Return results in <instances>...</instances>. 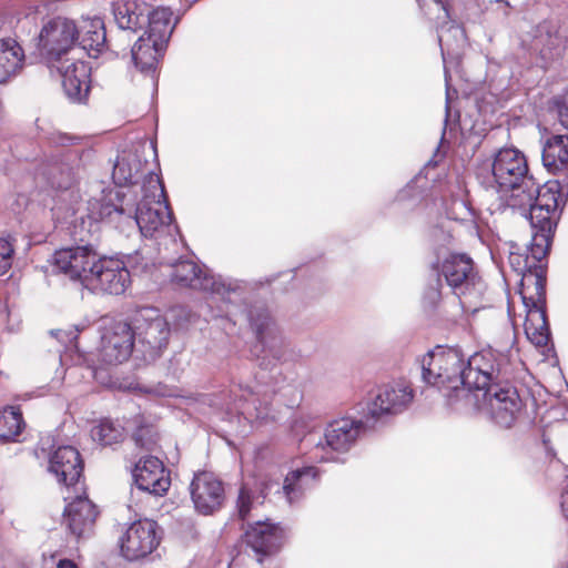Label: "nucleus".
Instances as JSON below:
<instances>
[{"label": "nucleus", "instance_id": "2f4dec72", "mask_svg": "<svg viewBox=\"0 0 568 568\" xmlns=\"http://www.w3.org/2000/svg\"><path fill=\"white\" fill-rule=\"evenodd\" d=\"M24 58V50L16 39H0V83L8 82L22 70Z\"/></svg>", "mask_w": 568, "mask_h": 568}, {"label": "nucleus", "instance_id": "a19ab883", "mask_svg": "<svg viewBox=\"0 0 568 568\" xmlns=\"http://www.w3.org/2000/svg\"><path fill=\"white\" fill-rule=\"evenodd\" d=\"M557 112L560 124L568 129V94L564 99L557 102Z\"/></svg>", "mask_w": 568, "mask_h": 568}, {"label": "nucleus", "instance_id": "20e7f679", "mask_svg": "<svg viewBox=\"0 0 568 568\" xmlns=\"http://www.w3.org/2000/svg\"><path fill=\"white\" fill-rule=\"evenodd\" d=\"M528 204L509 206L529 220L532 236L530 251L535 258L546 257L560 212L568 199V187L562 179L548 181L542 186L536 181Z\"/></svg>", "mask_w": 568, "mask_h": 568}, {"label": "nucleus", "instance_id": "72a5a7b5", "mask_svg": "<svg viewBox=\"0 0 568 568\" xmlns=\"http://www.w3.org/2000/svg\"><path fill=\"white\" fill-rule=\"evenodd\" d=\"M125 428L118 422L109 418L102 419L91 429V437L102 446H111L124 439Z\"/></svg>", "mask_w": 568, "mask_h": 568}, {"label": "nucleus", "instance_id": "423d86ee", "mask_svg": "<svg viewBox=\"0 0 568 568\" xmlns=\"http://www.w3.org/2000/svg\"><path fill=\"white\" fill-rule=\"evenodd\" d=\"M173 11L159 7L149 11L145 30L131 49L132 60L144 74L153 75L180 18L172 22Z\"/></svg>", "mask_w": 568, "mask_h": 568}, {"label": "nucleus", "instance_id": "f03ea898", "mask_svg": "<svg viewBox=\"0 0 568 568\" xmlns=\"http://www.w3.org/2000/svg\"><path fill=\"white\" fill-rule=\"evenodd\" d=\"M97 190L100 196H90L85 207L78 202L70 207L74 216L72 222L80 221L82 227L88 222L89 231L98 227L99 221L105 220L123 233L138 229L144 237H154L172 222L164 185L154 172H149L142 182L143 196L140 201L132 187H104L103 183H99Z\"/></svg>", "mask_w": 568, "mask_h": 568}, {"label": "nucleus", "instance_id": "cd10ccee", "mask_svg": "<svg viewBox=\"0 0 568 568\" xmlns=\"http://www.w3.org/2000/svg\"><path fill=\"white\" fill-rule=\"evenodd\" d=\"M430 180L422 171L415 175L395 197V204L402 212H415L427 209L434 203Z\"/></svg>", "mask_w": 568, "mask_h": 568}, {"label": "nucleus", "instance_id": "6ab92c4d", "mask_svg": "<svg viewBox=\"0 0 568 568\" xmlns=\"http://www.w3.org/2000/svg\"><path fill=\"white\" fill-rule=\"evenodd\" d=\"M527 308L525 333L536 346H546L550 339V328L546 313V291L540 281H537L536 294L525 295L523 298Z\"/></svg>", "mask_w": 568, "mask_h": 568}, {"label": "nucleus", "instance_id": "a878e982", "mask_svg": "<svg viewBox=\"0 0 568 568\" xmlns=\"http://www.w3.org/2000/svg\"><path fill=\"white\" fill-rule=\"evenodd\" d=\"M531 243L527 246L525 253H519L514 250L509 254V264L515 272L521 275V290L520 294L524 298L525 295L536 294L537 280L540 281L542 288L546 291V270L540 264L545 257L535 258L530 251ZM515 248V246H511Z\"/></svg>", "mask_w": 568, "mask_h": 568}, {"label": "nucleus", "instance_id": "ea45409f", "mask_svg": "<svg viewBox=\"0 0 568 568\" xmlns=\"http://www.w3.org/2000/svg\"><path fill=\"white\" fill-rule=\"evenodd\" d=\"M126 264V268H132L134 271H145L148 267V263L144 262V258L142 257L141 253L139 251H135L134 254L126 255L125 261H123Z\"/></svg>", "mask_w": 568, "mask_h": 568}, {"label": "nucleus", "instance_id": "2eb2a0df", "mask_svg": "<svg viewBox=\"0 0 568 568\" xmlns=\"http://www.w3.org/2000/svg\"><path fill=\"white\" fill-rule=\"evenodd\" d=\"M158 524L150 519L132 523L121 536L120 552L129 561L141 560L151 555L160 544Z\"/></svg>", "mask_w": 568, "mask_h": 568}, {"label": "nucleus", "instance_id": "37998d69", "mask_svg": "<svg viewBox=\"0 0 568 568\" xmlns=\"http://www.w3.org/2000/svg\"><path fill=\"white\" fill-rule=\"evenodd\" d=\"M560 508L564 517L568 519V484L566 489L561 493L560 496Z\"/></svg>", "mask_w": 568, "mask_h": 568}, {"label": "nucleus", "instance_id": "4be33fe9", "mask_svg": "<svg viewBox=\"0 0 568 568\" xmlns=\"http://www.w3.org/2000/svg\"><path fill=\"white\" fill-rule=\"evenodd\" d=\"M132 477L138 489L154 496H162L171 485L163 463L154 456L141 458L135 464Z\"/></svg>", "mask_w": 568, "mask_h": 568}, {"label": "nucleus", "instance_id": "1a4fd4ad", "mask_svg": "<svg viewBox=\"0 0 568 568\" xmlns=\"http://www.w3.org/2000/svg\"><path fill=\"white\" fill-rule=\"evenodd\" d=\"M468 408L478 410L499 427L509 428L520 413L523 402L517 388L505 378L484 393H477Z\"/></svg>", "mask_w": 568, "mask_h": 568}, {"label": "nucleus", "instance_id": "9d476101", "mask_svg": "<svg viewBox=\"0 0 568 568\" xmlns=\"http://www.w3.org/2000/svg\"><path fill=\"white\" fill-rule=\"evenodd\" d=\"M34 21V16H27L19 21V28L34 27L36 47L49 61L60 62L64 60L62 58L64 54L74 50L78 29L72 20L63 17L52 18L43 23L39 32Z\"/></svg>", "mask_w": 568, "mask_h": 568}, {"label": "nucleus", "instance_id": "a211bd4d", "mask_svg": "<svg viewBox=\"0 0 568 568\" xmlns=\"http://www.w3.org/2000/svg\"><path fill=\"white\" fill-rule=\"evenodd\" d=\"M131 321H118L105 327L101 336L100 355L104 363L110 365L128 361L135 343Z\"/></svg>", "mask_w": 568, "mask_h": 568}, {"label": "nucleus", "instance_id": "4468645a", "mask_svg": "<svg viewBox=\"0 0 568 568\" xmlns=\"http://www.w3.org/2000/svg\"><path fill=\"white\" fill-rule=\"evenodd\" d=\"M99 256L91 243L62 247L52 256V268L85 287Z\"/></svg>", "mask_w": 568, "mask_h": 568}, {"label": "nucleus", "instance_id": "7ed1b4c3", "mask_svg": "<svg viewBox=\"0 0 568 568\" xmlns=\"http://www.w3.org/2000/svg\"><path fill=\"white\" fill-rule=\"evenodd\" d=\"M505 359L493 351H480L466 357L459 347L437 345L420 361L423 381L436 387L455 409H468L477 393H484L506 376Z\"/></svg>", "mask_w": 568, "mask_h": 568}, {"label": "nucleus", "instance_id": "49530a36", "mask_svg": "<svg viewBox=\"0 0 568 568\" xmlns=\"http://www.w3.org/2000/svg\"><path fill=\"white\" fill-rule=\"evenodd\" d=\"M495 2L504 4L503 14H504V17H508L509 9H510L509 2L507 0H495Z\"/></svg>", "mask_w": 568, "mask_h": 568}, {"label": "nucleus", "instance_id": "6e6552de", "mask_svg": "<svg viewBox=\"0 0 568 568\" xmlns=\"http://www.w3.org/2000/svg\"><path fill=\"white\" fill-rule=\"evenodd\" d=\"M436 273V285H429L425 292V300L429 305H436L442 297L443 282L449 287L452 294L458 300L470 294L476 288L477 274L474 271V262L466 254L449 253L445 257H437L432 265Z\"/></svg>", "mask_w": 568, "mask_h": 568}, {"label": "nucleus", "instance_id": "f704fd0d", "mask_svg": "<svg viewBox=\"0 0 568 568\" xmlns=\"http://www.w3.org/2000/svg\"><path fill=\"white\" fill-rule=\"evenodd\" d=\"M24 426L21 410L18 407H8L0 410V440L10 442L21 433Z\"/></svg>", "mask_w": 568, "mask_h": 568}, {"label": "nucleus", "instance_id": "f8f14e48", "mask_svg": "<svg viewBox=\"0 0 568 568\" xmlns=\"http://www.w3.org/2000/svg\"><path fill=\"white\" fill-rule=\"evenodd\" d=\"M131 324L145 356L155 358L168 346L171 329L159 308L145 306L136 310Z\"/></svg>", "mask_w": 568, "mask_h": 568}, {"label": "nucleus", "instance_id": "ddd939ff", "mask_svg": "<svg viewBox=\"0 0 568 568\" xmlns=\"http://www.w3.org/2000/svg\"><path fill=\"white\" fill-rule=\"evenodd\" d=\"M83 171L82 154L79 150H65L52 155L39 169L38 175L58 191L69 192L74 197L73 187L79 183Z\"/></svg>", "mask_w": 568, "mask_h": 568}, {"label": "nucleus", "instance_id": "7c9ffc66", "mask_svg": "<svg viewBox=\"0 0 568 568\" xmlns=\"http://www.w3.org/2000/svg\"><path fill=\"white\" fill-rule=\"evenodd\" d=\"M80 49L84 50L89 57L98 58L108 47L106 31L104 21L100 17H94L83 21L80 31L75 36Z\"/></svg>", "mask_w": 568, "mask_h": 568}, {"label": "nucleus", "instance_id": "79ce46f5", "mask_svg": "<svg viewBox=\"0 0 568 568\" xmlns=\"http://www.w3.org/2000/svg\"><path fill=\"white\" fill-rule=\"evenodd\" d=\"M281 276L292 280L294 277L293 271H285L282 273L273 274L271 276H266L263 280H260L256 284H258L260 286H263L265 284L270 285V284L274 283Z\"/></svg>", "mask_w": 568, "mask_h": 568}, {"label": "nucleus", "instance_id": "39448f33", "mask_svg": "<svg viewBox=\"0 0 568 568\" xmlns=\"http://www.w3.org/2000/svg\"><path fill=\"white\" fill-rule=\"evenodd\" d=\"M491 174L500 192H509L507 207L528 204L536 187L525 154L515 146H504L491 155Z\"/></svg>", "mask_w": 568, "mask_h": 568}, {"label": "nucleus", "instance_id": "e433bc0d", "mask_svg": "<svg viewBox=\"0 0 568 568\" xmlns=\"http://www.w3.org/2000/svg\"><path fill=\"white\" fill-rule=\"evenodd\" d=\"M136 446L145 450H154L158 443V434L153 426H139L132 435Z\"/></svg>", "mask_w": 568, "mask_h": 568}, {"label": "nucleus", "instance_id": "8fccbe9b", "mask_svg": "<svg viewBox=\"0 0 568 568\" xmlns=\"http://www.w3.org/2000/svg\"><path fill=\"white\" fill-rule=\"evenodd\" d=\"M44 444V442H41V446L39 447L43 453L45 452Z\"/></svg>", "mask_w": 568, "mask_h": 568}, {"label": "nucleus", "instance_id": "de8ad7c7", "mask_svg": "<svg viewBox=\"0 0 568 568\" xmlns=\"http://www.w3.org/2000/svg\"><path fill=\"white\" fill-rule=\"evenodd\" d=\"M457 205L462 206L467 214H471L470 207L466 204L465 201H459L456 203Z\"/></svg>", "mask_w": 568, "mask_h": 568}, {"label": "nucleus", "instance_id": "b1692460", "mask_svg": "<svg viewBox=\"0 0 568 568\" xmlns=\"http://www.w3.org/2000/svg\"><path fill=\"white\" fill-rule=\"evenodd\" d=\"M243 541L257 556V561L262 562L281 548L283 530L275 524L258 520L247 526Z\"/></svg>", "mask_w": 568, "mask_h": 568}, {"label": "nucleus", "instance_id": "3c124183", "mask_svg": "<svg viewBox=\"0 0 568 568\" xmlns=\"http://www.w3.org/2000/svg\"><path fill=\"white\" fill-rule=\"evenodd\" d=\"M150 148H151V149H154L153 143H150ZM153 151L155 152V150H153Z\"/></svg>", "mask_w": 568, "mask_h": 568}, {"label": "nucleus", "instance_id": "c03bdc74", "mask_svg": "<svg viewBox=\"0 0 568 568\" xmlns=\"http://www.w3.org/2000/svg\"><path fill=\"white\" fill-rule=\"evenodd\" d=\"M171 314H172L173 317H184L186 322H190L191 314L183 306H179V307L172 308L171 310Z\"/></svg>", "mask_w": 568, "mask_h": 568}, {"label": "nucleus", "instance_id": "0eeeda50", "mask_svg": "<svg viewBox=\"0 0 568 568\" xmlns=\"http://www.w3.org/2000/svg\"><path fill=\"white\" fill-rule=\"evenodd\" d=\"M373 426L366 424V417H342L328 423L323 437L318 439L311 450L310 458L315 462L341 463L343 455L347 454L357 443L358 438Z\"/></svg>", "mask_w": 568, "mask_h": 568}, {"label": "nucleus", "instance_id": "f257e3e1", "mask_svg": "<svg viewBox=\"0 0 568 568\" xmlns=\"http://www.w3.org/2000/svg\"><path fill=\"white\" fill-rule=\"evenodd\" d=\"M171 282L179 287L210 293L225 304L224 315L233 321L239 317L248 322L256 336L252 353L258 358L262 373L255 375L254 383H239L230 389L232 406L246 419L266 420L274 418L270 412L273 396L281 394L282 388L270 384L272 378L266 374L284 357V341L268 308L262 303L245 302L246 285L231 277L215 275L207 268H202L192 260H179L170 265Z\"/></svg>", "mask_w": 568, "mask_h": 568}, {"label": "nucleus", "instance_id": "393cba45", "mask_svg": "<svg viewBox=\"0 0 568 568\" xmlns=\"http://www.w3.org/2000/svg\"><path fill=\"white\" fill-rule=\"evenodd\" d=\"M144 149L145 143L118 154L112 172L113 182L118 186L134 185L141 178L144 180L149 172H153L152 170L145 172L148 161L143 159Z\"/></svg>", "mask_w": 568, "mask_h": 568}, {"label": "nucleus", "instance_id": "dca6fc26", "mask_svg": "<svg viewBox=\"0 0 568 568\" xmlns=\"http://www.w3.org/2000/svg\"><path fill=\"white\" fill-rule=\"evenodd\" d=\"M130 284V271L126 264L114 257L99 256L85 288L119 295Z\"/></svg>", "mask_w": 568, "mask_h": 568}, {"label": "nucleus", "instance_id": "c756f323", "mask_svg": "<svg viewBox=\"0 0 568 568\" xmlns=\"http://www.w3.org/2000/svg\"><path fill=\"white\" fill-rule=\"evenodd\" d=\"M149 11L150 6L138 0H129L113 4V16L118 27L134 33L145 28Z\"/></svg>", "mask_w": 568, "mask_h": 568}, {"label": "nucleus", "instance_id": "f3484780", "mask_svg": "<svg viewBox=\"0 0 568 568\" xmlns=\"http://www.w3.org/2000/svg\"><path fill=\"white\" fill-rule=\"evenodd\" d=\"M83 467V459L73 446L61 445L49 454V473L68 490L73 489L74 493H79L84 488L81 483Z\"/></svg>", "mask_w": 568, "mask_h": 568}, {"label": "nucleus", "instance_id": "473e14b6", "mask_svg": "<svg viewBox=\"0 0 568 568\" xmlns=\"http://www.w3.org/2000/svg\"><path fill=\"white\" fill-rule=\"evenodd\" d=\"M318 475V470L314 466L297 468L288 473L282 487L287 503L298 501L305 491L314 485Z\"/></svg>", "mask_w": 568, "mask_h": 568}, {"label": "nucleus", "instance_id": "58836bf2", "mask_svg": "<svg viewBox=\"0 0 568 568\" xmlns=\"http://www.w3.org/2000/svg\"><path fill=\"white\" fill-rule=\"evenodd\" d=\"M13 245L7 239L0 237V275L6 274L13 261Z\"/></svg>", "mask_w": 568, "mask_h": 568}, {"label": "nucleus", "instance_id": "9b49d317", "mask_svg": "<svg viewBox=\"0 0 568 568\" xmlns=\"http://www.w3.org/2000/svg\"><path fill=\"white\" fill-rule=\"evenodd\" d=\"M413 398V389L404 381L378 387L374 397L362 408V413L366 417V424L375 428L389 417L404 412Z\"/></svg>", "mask_w": 568, "mask_h": 568}, {"label": "nucleus", "instance_id": "c85d7f7f", "mask_svg": "<svg viewBox=\"0 0 568 568\" xmlns=\"http://www.w3.org/2000/svg\"><path fill=\"white\" fill-rule=\"evenodd\" d=\"M541 161L548 172L568 187V135L554 134L542 142Z\"/></svg>", "mask_w": 568, "mask_h": 568}, {"label": "nucleus", "instance_id": "4c0bfd02", "mask_svg": "<svg viewBox=\"0 0 568 568\" xmlns=\"http://www.w3.org/2000/svg\"><path fill=\"white\" fill-rule=\"evenodd\" d=\"M254 496L245 487L242 486L236 499V515L241 520H246L253 508Z\"/></svg>", "mask_w": 568, "mask_h": 568}, {"label": "nucleus", "instance_id": "a18cd8bd", "mask_svg": "<svg viewBox=\"0 0 568 568\" xmlns=\"http://www.w3.org/2000/svg\"><path fill=\"white\" fill-rule=\"evenodd\" d=\"M57 568H78V566L69 559H62L58 562Z\"/></svg>", "mask_w": 568, "mask_h": 568}, {"label": "nucleus", "instance_id": "c9c22d12", "mask_svg": "<svg viewBox=\"0 0 568 568\" xmlns=\"http://www.w3.org/2000/svg\"><path fill=\"white\" fill-rule=\"evenodd\" d=\"M466 41L465 30L462 26L452 23H444L438 29V42L442 55L445 59L446 51L449 52L454 47L459 48Z\"/></svg>", "mask_w": 568, "mask_h": 568}, {"label": "nucleus", "instance_id": "09e8293b", "mask_svg": "<svg viewBox=\"0 0 568 568\" xmlns=\"http://www.w3.org/2000/svg\"><path fill=\"white\" fill-rule=\"evenodd\" d=\"M448 101H449V90L447 89V92H446V120H445V122H447V118L449 115Z\"/></svg>", "mask_w": 568, "mask_h": 568}, {"label": "nucleus", "instance_id": "bb28decb", "mask_svg": "<svg viewBox=\"0 0 568 568\" xmlns=\"http://www.w3.org/2000/svg\"><path fill=\"white\" fill-rule=\"evenodd\" d=\"M529 50L539 57L544 69L558 60L564 49L556 26L549 21L537 24L531 32Z\"/></svg>", "mask_w": 568, "mask_h": 568}, {"label": "nucleus", "instance_id": "aec40b11", "mask_svg": "<svg viewBox=\"0 0 568 568\" xmlns=\"http://www.w3.org/2000/svg\"><path fill=\"white\" fill-rule=\"evenodd\" d=\"M75 496H64V500L70 501L64 508V521L70 532L78 539L88 537L93 530L98 516L95 505L85 495L84 488Z\"/></svg>", "mask_w": 568, "mask_h": 568}, {"label": "nucleus", "instance_id": "412c9836", "mask_svg": "<svg viewBox=\"0 0 568 568\" xmlns=\"http://www.w3.org/2000/svg\"><path fill=\"white\" fill-rule=\"evenodd\" d=\"M190 491L195 509L202 515H211L220 509L225 498L222 481L207 471L194 475Z\"/></svg>", "mask_w": 568, "mask_h": 568}, {"label": "nucleus", "instance_id": "5701e85b", "mask_svg": "<svg viewBox=\"0 0 568 568\" xmlns=\"http://www.w3.org/2000/svg\"><path fill=\"white\" fill-rule=\"evenodd\" d=\"M61 77L65 95L72 102H83L89 93L90 68L80 59H64L52 64Z\"/></svg>", "mask_w": 568, "mask_h": 568}]
</instances>
